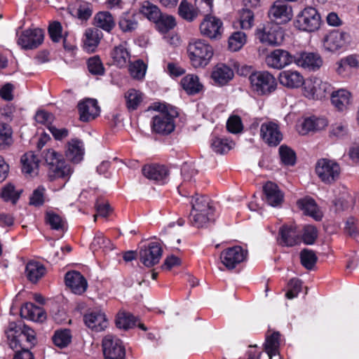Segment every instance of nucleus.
<instances>
[{
	"instance_id": "nucleus-8",
	"label": "nucleus",
	"mask_w": 359,
	"mask_h": 359,
	"mask_svg": "<svg viewBox=\"0 0 359 359\" xmlns=\"http://www.w3.org/2000/svg\"><path fill=\"white\" fill-rule=\"evenodd\" d=\"M104 359H125L126 348L122 341L114 334H107L102 341Z\"/></svg>"
},
{
	"instance_id": "nucleus-55",
	"label": "nucleus",
	"mask_w": 359,
	"mask_h": 359,
	"mask_svg": "<svg viewBox=\"0 0 359 359\" xmlns=\"http://www.w3.org/2000/svg\"><path fill=\"white\" fill-rule=\"evenodd\" d=\"M147 66L142 60H138L131 63L129 66V72L131 76L135 79H142L144 77Z\"/></svg>"
},
{
	"instance_id": "nucleus-31",
	"label": "nucleus",
	"mask_w": 359,
	"mask_h": 359,
	"mask_svg": "<svg viewBox=\"0 0 359 359\" xmlns=\"http://www.w3.org/2000/svg\"><path fill=\"white\" fill-rule=\"evenodd\" d=\"M180 86L188 95H196L203 89V85L197 75L189 74L180 81Z\"/></svg>"
},
{
	"instance_id": "nucleus-9",
	"label": "nucleus",
	"mask_w": 359,
	"mask_h": 359,
	"mask_svg": "<svg viewBox=\"0 0 359 359\" xmlns=\"http://www.w3.org/2000/svg\"><path fill=\"white\" fill-rule=\"evenodd\" d=\"M349 39L348 33L332 30L324 36L323 47L326 52L335 53L346 48Z\"/></svg>"
},
{
	"instance_id": "nucleus-38",
	"label": "nucleus",
	"mask_w": 359,
	"mask_h": 359,
	"mask_svg": "<svg viewBox=\"0 0 359 359\" xmlns=\"http://www.w3.org/2000/svg\"><path fill=\"white\" fill-rule=\"evenodd\" d=\"M144 94L136 89H129L125 93L126 107L129 111L136 110L144 100Z\"/></svg>"
},
{
	"instance_id": "nucleus-26",
	"label": "nucleus",
	"mask_w": 359,
	"mask_h": 359,
	"mask_svg": "<svg viewBox=\"0 0 359 359\" xmlns=\"http://www.w3.org/2000/svg\"><path fill=\"white\" fill-rule=\"evenodd\" d=\"M265 201L273 207L280 205L283 201V193L278 185L272 182H266L263 187Z\"/></svg>"
},
{
	"instance_id": "nucleus-20",
	"label": "nucleus",
	"mask_w": 359,
	"mask_h": 359,
	"mask_svg": "<svg viewBox=\"0 0 359 359\" xmlns=\"http://www.w3.org/2000/svg\"><path fill=\"white\" fill-rule=\"evenodd\" d=\"M327 125L328 121L325 118L313 116L305 118L298 126L297 130L300 135H305L310 132L323 130Z\"/></svg>"
},
{
	"instance_id": "nucleus-22",
	"label": "nucleus",
	"mask_w": 359,
	"mask_h": 359,
	"mask_svg": "<svg viewBox=\"0 0 359 359\" xmlns=\"http://www.w3.org/2000/svg\"><path fill=\"white\" fill-rule=\"evenodd\" d=\"M87 327L96 332H100L107 327L105 315L100 311H90L83 316Z\"/></svg>"
},
{
	"instance_id": "nucleus-59",
	"label": "nucleus",
	"mask_w": 359,
	"mask_h": 359,
	"mask_svg": "<svg viewBox=\"0 0 359 359\" xmlns=\"http://www.w3.org/2000/svg\"><path fill=\"white\" fill-rule=\"evenodd\" d=\"M92 10L89 6L81 4L73 13H72V15L76 16L79 20L86 21L92 15Z\"/></svg>"
},
{
	"instance_id": "nucleus-2",
	"label": "nucleus",
	"mask_w": 359,
	"mask_h": 359,
	"mask_svg": "<svg viewBox=\"0 0 359 359\" xmlns=\"http://www.w3.org/2000/svg\"><path fill=\"white\" fill-rule=\"evenodd\" d=\"M42 157L48 166V177L50 181L61 180L65 187L73 172V170L64 160L62 155L52 149L42 153Z\"/></svg>"
},
{
	"instance_id": "nucleus-28",
	"label": "nucleus",
	"mask_w": 359,
	"mask_h": 359,
	"mask_svg": "<svg viewBox=\"0 0 359 359\" xmlns=\"http://www.w3.org/2000/svg\"><path fill=\"white\" fill-rule=\"evenodd\" d=\"M233 71L229 66L219 63L214 67L211 77L216 83L224 86L233 79Z\"/></svg>"
},
{
	"instance_id": "nucleus-46",
	"label": "nucleus",
	"mask_w": 359,
	"mask_h": 359,
	"mask_svg": "<svg viewBox=\"0 0 359 359\" xmlns=\"http://www.w3.org/2000/svg\"><path fill=\"white\" fill-rule=\"evenodd\" d=\"M178 13L184 20L188 21L194 20L198 15V12L194 6L186 0L181 1L178 8Z\"/></svg>"
},
{
	"instance_id": "nucleus-30",
	"label": "nucleus",
	"mask_w": 359,
	"mask_h": 359,
	"mask_svg": "<svg viewBox=\"0 0 359 359\" xmlns=\"http://www.w3.org/2000/svg\"><path fill=\"white\" fill-rule=\"evenodd\" d=\"M22 172L30 177L37 175L39 159L32 152L29 151L21 157Z\"/></svg>"
},
{
	"instance_id": "nucleus-5",
	"label": "nucleus",
	"mask_w": 359,
	"mask_h": 359,
	"mask_svg": "<svg viewBox=\"0 0 359 359\" xmlns=\"http://www.w3.org/2000/svg\"><path fill=\"white\" fill-rule=\"evenodd\" d=\"M252 90L258 95H268L277 88L276 78L268 72H256L248 78Z\"/></svg>"
},
{
	"instance_id": "nucleus-15",
	"label": "nucleus",
	"mask_w": 359,
	"mask_h": 359,
	"mask_svg": "<svg viewBox=\"0 0 359 359\" xmlns=\"http://www.w3.org/2000/svg\"><path fill=\"white\" fill-rule=\"evenodd\" d=\"M260 136L270 146H276L282 140V134L278 124L272 121L265 122L261 125Z\"/></svg>"
},
{
	"instance_id": "nucleus-45",
	"label": "nucleus",
	"mask_w": 359,
	"mask_h": 359,
	"mask_svg": "<svg viewBox=\"0 0 359 359\" xmlns=\"http://www.w3.org/2000/svg\"><path fill=\"white\" fill-rule=\"evenodd\" d=\"M246 43V34L243 32H236L229 38L228 46L230 50H239Z\"/></svg>"
},
{
	"instance_id": "nucleus-52",
	"label": "nucleus",
	"mask_w": 359,
	"mask_h": 359,
	"mask_svg": "<svg viewBox=\"0 0 359 359\" xmlns=\"http://www.w3.org/2000/svg\"><path fill=\"white\" fill-rule=\"evenodd\" d=\"M90 248L93 250H97L99 249H103L104 250H112V244L111 241L104 237L102 233H97L91 243Z\"/></svg>"
},
{
	"instance_id": "nucleus-1",
	"label": "nucleus",
	"mask_w": 359,
	"mask_h": 359,
	"mask_svg": "<svg viewBox=\"0 0 359 359\" xmlns=\"http://www.w3.org/2000/svg\"><path fill=\"white\" fill-rule=\"evenodd\" d=\"M6 334L9 347L15 351L13 359H34L29 351L36 344L35 332L32 329L25 325L21 327L11 323Z\"/></svg>"
},
{
	"instance_id": "nucleus-62",
	"label": "nucleus",
	"mask_w": 359,
	"mask_h": 359,
	"mask_svg": "<svg viewBox=\"0 0 359 359\" xmlns=\"http://www.w3.org/2000/svg\"><path fill=\"white\" fill-rule=\"evenodd\" d=\"M331 134L337 137H342L348 133V123L345 121L336 123L332 126Z\"/></svg>"
},
{
	"instance_id": "nucleus-51",
	"label": "nucleus",
	"mask_w": 359,
	"mask_h": 359,
	"mask_svg": "<svg viewBox=\"0 0 359 359\" xmlns=\"http://www.w3.org/2000/svg\"><path fill=\"white\" fill-rule=\"evenodd\" d=\"M71 339L70 330L67 329L56 331L53 337V343L60 348L67 346L70 343Z\"/></svg>"
},
{
	"instance_id": "nucleus-43",
	"label": "nucleus",
	"mask_w": 359,
	"mask_h": 359,
	"mask_svg": "<svg viewBox=\"0 0 359 359\" xmlns=\"http://www.w3.org/2000/svg\"><path fill=\"white\" fill-rule=\"evenodd\" d=\"M21 192L22 191L16 189L13 184L8 183L3 187L0 195L4 201L15 203L19 199Z\"/></svg>"
},
{
	"instance_id": "nucleus-48",
	"label": "nucleus",
	"mask_w": 359,
	"mask_h": 359,
	"mask_svg": "<svg viewBox=\"0 0 359 359\" xmlns=\"http://www.w3.org/2000/svg\"><path fill=\"white\" fill-rule=\"evenodd\" d=\"M48 34L50 39L55 43L66 39L68 35V31L64 29L62 24H49Z\"/></svg>"
},
{
	"instance_id": "nucleus-17",
	"label": "nucleus",
	"mask_w": 359,
	"mask_h": 359,
	"mask_svg": "<svg viewBox=\"0 0 359 359\" xmlns=\"http://www.w3.org/2000/svg\"><path fill=\"white\" fill-rule=\"evenodd\" d=\"M294 62L298 66L311 71H316L323 65L321 57L314 53H301L294 56Z\"/></svg>"
},
{
	"instance_id": "nucleus-50",
	"label": "nucleus",
	"mask_w": 359,
	"mask_h": 359,
	"mask_svg": "<svg viewBox=\"0 0 359 359\" xmlns=\"http://www.w3.org/2000/svg\"><path fill=\"white\" fill-rule=\"evenodd\" d=\"M298 19L297 22H318L320 20V16L317 10L313 7H307L304 9L297 16Z\"/></svg>"
},
{
	"instance_id": "nucleus-13",
	"label": "nucleus",
	"mask_w": 359,
	"mask_h": 359,
	"mask_svg": "<svg viewBox=\"0 0 359 359\" xmlns=\"http://www.w3.org/2000/svg\"><path fill=\"white\" fill-rule=\"evenodd\" d=\"M140 13L151 22H175V18L172 15H164L157 6L149 1L142 4Z\"/></svg>"
},
{
	"instance_id": "nucleus-47",
	"label": "nucleus",
	"mask_w": 359,
	"mask_h": 359,
	"mask_svg": "<svg viewBox=\"0 0 359 359\" xmlns=\"http://www.w3.org/2000/svg\"><path fill=\"white\" fill-rule=\"evenodd\" d=\"M46 222L52 229L64 231L65 221L59 215L53 212H48L46 214Z\"/></svg>"
},
{
	"instance_id": "nucleus-29",
	"label": "nucleus",
	"mask_w": 359,
	"mask_h": 359,
	"mask_svg": "<svg viewBox=\"0 0 359 359\" xmlns=\"http://www.w3.org/2000/svg\"><path fill=\"white\" fill-rule=\"evenodd\" d=\"M20 315L22 318L35 322L41 323L46 319V313L44 310L41 307L36 306L31 302L25 303L22 306Z\"/></svg>"
},
{
	"instance_id": "nucleus-14",
	"label": "nucleus",
	"mask_w": 359,
	"mask_h": 359,
	"mask_svg": "<svg viewBox=\"0 0 359 359\" xmlns=\"http://www.w3.org/2000/svg\"><path fill=\"white\" fill-rule=\"evenodd\" d=\"M162 248L157 243H151L148 247L140 251L141 262L147 267H151L158 264L162 256Z\"/></svg>"
},
{
	"instance_id": "nucleus-60",
	"label": "nucleus",
	"mask_w": 359,
	"mask_h": 359,
	"mask_svg": "<svg viewBox=\"0 0 359 359\" xmlns=\"http://www.w3.org/2000/svg\"><path fill=\"white\" fill-rule=\"evenodd\" d=\"M226 128L231 133H238L243 129L241 119L238 116H231L226 122Z\"/></svg>"
},
{
	"instance_id": "nucleus-24",
	"label": "nucleus",
	"mask_w": 359,
	"mask_h": 359,
	"mask_svg": "<svg viewBox=\"0 0 359 359\" xmlns=\"http://www.w3.org/2000/svg\"><path fill=\"white\" fill-rule=\"evenodd\" d=\"M278 243L283 246L292 247L300 242L299 233L294 226L284 225L279 229Z\"/></svg>"
},
{
	"instance_id": "nucleus-21",
	"label": "nucleus",
	"mask_w": 359,
	"mask_h": 359,
	"mask_svg": "<svg viewBox=\"0 0 359 359\" xmlns=\"http://www.w3.org/2000/svg\"><path fill=\"white\" fill-rule=\"evenodd\" d=\"M330 94L331 103L337 111H344L347 110L352 98L350 91L345 88H340L337 90H332Z\"/></svg>"
},
{
	"instance_id": "nucleus-44",
	"label": "nucleus",
	"mask_w": 359,
	"mask_h": 359,
	"mask_svg": "<svg viewBox=\"0 0 359 359\" xmlns=\"http://www.w3.org/2000/svg\"><path fill=\"white\" fill-rule=\"evenodd\" d=\"M137 318L129 313H119L116 319V325L118 328L128 330L136 326Z\"/></svg>"
},
{
	"instance_id": "nucleus-63",
	"label": "nucleus",
	"mask_w": 359,
	"mask_h": 359,
	"mask_svg": "<svg viewBox=\"0 0 359 359\" xmlns=\"http://www.w3.org/2000/svg\"><path fill=\"white\" fill-rule=\"evenodd\" d=\"M46 189L43 186L39 187L36 189H35L30 198L29 203L34 206H40L43 205L44 202V193Z\"/></svg>"
},
{
	"instance_id": "nucleus-34",
	"label": "nucleus",
	"mask_w": 359,
	"mask_h": 359,
	"mask_svg": "<svg viewBox=\"0 0 359 359\" xmlns=\"http://www.w3.org/2000/svg\"><path fill=\"white\" fill-rule=\"evenodd\" d=\"M83 144L81 140L72 139L68 142L66 156L69 161L79 163L83 159Z\"/></svg>"
},
{
	"instance_id": "nucleus-23",
	"label": "nucleus",
	"mask_w": 359,
	"mask_h": 359,
	"mask_svg": "<svg viewBox=\"0 0 359 359\" xmlns=\"http://www.w3.org/2000/svg\"><path fill=\"white\" fill-rule=\"evenodd\" d=\"M268 15L271 19L280 20L283 22H289L292 20L293 13L292 7L283 1H276L271 6Z\"/></svg>"
},
{
	"instance_id": "nucleus-40",
	"label": "nucleus",
	"mask_w": 359,
	"mask_h": 359,
	"mask_svg": "<svg viewBox=\"0 0 359 359\" xmlns=\"http://www.w3.org/2000/svg\"><path fill=\"white\" fill-rule=\"evenodd\" d=\"M191 204L192 208L191 213L213 210L210 205L209 198L205 196L196 194L195 196H191Z\"/></svg>"
},
{
	"instance_id": "nucleus-37",
	"label": "nucleus",
	"mask_w": 359,
	"mask_h": 359,
	"mask_svg": "<svg viewBox=\"0 0 359 359\" xmlns=\"http://www.w3.org/2000/svg\"><path fill=\"white\" fill-rule=\"evenodd\" d=\"M27 278L32 283H36L46 273L44 266L35 261L29 262L25 269Z\"/></svg>"
},
{
	"instance_id": "nucleus-33",
	"label": "nucleus",
	"mask_w": 359,
	"mask_h": 359,
	"mask_svg": "<svg viewBox=\"0 0 359 359\" xmlns=\"http://www.w3.org/2000/svg\"><path fill=\"white\" fill-rule=\"evenodd\" d=\"M297 204L305 215L312 217L316 220L321 219L322 213L319 210L316 201L312 198L305 197L299 199L297 201Z\"/></svg>"
},
{
	"instance_id": "nucleus-4",
	"label": "nucleus",
	"mask_w": 359,
	"mask_h": 359,
	"mask_svg": "<svg viewBox=\"0 0 359 359\" xmlns=\"http://www.w3.org/2000/svg\"><path fill=\"white\" fill-rule=\"evenodd\" d=\"M178 113L176 109L170 107H164L159 110L152 118L151 128L156 133L167 135L171 133L175 128V119Z\"/></svg>"
},
{
	"instance_id": "nucleus-32",
	"label": "nucleus",
	"mask_w": 359,
	"mask_h": 359,
	"mask_svg": "<svg viewBox=\"0 0 359 359\" xmlns=\"http://www.w3.org/2000/svg\"><path fill=\"white\" fill-rule=\"evenodd\" d=\"M114 64L118 67L126 66L130 59V54L126 47V43H121L114 47L111 52Z\"/></svg>"
},
{
	"instance_id": "nucleus-12",
	"label": "nucleus",
	"mask_w": 359,
	"mask_h": 359,
	"mask_svg": "<svg viewBox=\"0 0 359 359\" xmlns=\"http://www.w3.org/2000/svg\"><path fill=\"white\" fill-rule=\"evenodd\" d=\"M248 257V250L236 245L224 250L220 254L222 263L228 269H233Z\"/></svg>"
},
{
	"instance_id": "nucleus-41",
	"label": "nucleus",
	"mask_w": 359,
	"mask_h": 359,
	"mask_svg": "<svg viewBox=\"0 0 359 359\" xmlns=\"http://www.w3.org/2000/svg\"><path fill=\"white\" fill-rule=\"evenodd\" d=\"M280 334L278 332H274L270 336H266L264 343V350L268 354L269 359H272L273 355L279 353L278 348L280 346Z\"/></svg>"
},
{
	"instance_id": "nucleus-10",
	"label": "nucleus",
	"mask_w": 359,
	"mask_h": 359,
	"mask_svg": "<svg viewBox=\"0 0 359 359\" xmlns=\"http://www.w3.org/2000/svg\"><path fill=\"white\" fill-rule=\"evenodd\" d=\"M332 90V85L319 78L307 79L304 82V93L309 99H322L330 94Z\"/></svg>"
},
{
	"instance_id": "nucleus-57",
	"label": "nucleus",
	"mask_w": 359,
	"mask_h": 359,
	"mask_svg": "<svg viewBox=\"0 0 359 359\" xmlns=\"http://www.w3.org/2000/svg\"><path fill=\"white\" fill-rule=\"evenodd\" d=\"M279 154L282 162L287 165H293L295 163V153L287 146H280Z\"/></svg>"
},
{
	"instance_id": "nucleus-11",
	"label": "nucleus",
	"mask_w": 359,
	"mask_h": 359,
	"mask_svg": "<svg viewBox=\"0 0 359 359\" xmlns=\"http://www.w3.org/2000/svg\"><path fill=\"white\" fill-rule=\"evenodd\" d=\"M316 172L323 182L330 184L338 179L340 167L337 162L332 160L322 158L318 160L316 163Z\"/></svg>"
},
{
	"instance_id": "nucleus-35",
	"label": "nucleus",
	"mask_w": 359,
	"mask_h": 359,
	"mask_svg": "<svg viewBox=\"0 0 359 359\" xmlns=\"http://www.w3.org/2000/svg\"><path fill=\"white\" fill-rule=\"evenodd\" d=\"M85 36L86 38L83 41L84 50L88 53L94 52L102 37L100 29L98 27L88 29L86 31Z\"/></svg>"
},
{
	"instance_id": "nucleus-3",
	"label": "nucleus",
	"mask_w": 359,
	"mask_h": 359,
	"mask_svg": "<svg viewBox=\"0 0 359 359\" xmlns=\"http://www.w3.org/2000/svg\"><path fill=\"white\" fill-rule=\"evenodd\" d=\"M191 65L194 69H203L210 62L213 55L212 46L201 39H191L187 48Z\"/></svg>"
},
{
	"instance_id": "nucleus-7",
	"label": "nucleus",
	"mask_w": 359,
	"mask_h": 359,
	"mask_svg": "<svg viewBox=\"0 0 359 359\" xmlns=\"http://www.w3.org/2000/svg\"><path fill=\"white\" fill-rule=\"evenodd\" d=\"M255 36L260 42L271 46L279 45L283 41V32L279 24H260Z\"/></svg>"
},
{
	"instance_id": "nucleus-18",
	"label": "nucleus",
	"mask_w": 359,
	"mask_h": 359,
	"mask_svg": "<svg viewBox=\"0 0 359 359\" xmlns=\"http://www.w3.org/2000/svg\"><path fill=\"white\" fill-rule=\"evenodd\" d=\"M66 285L76 294H83L88 287V283L84 276L79 271H72L65 274Z\"/></svg>"
},
{
	"instance_id": "nucleus-16",
	"label": "nucleus",
	"mask_w": 359,
	"mask_h": 359,
	"mask_svg": "<svg viewBox=\"0 0 359 359\" xmlns=\"http://www.w3.org/2000/svg\"><path fill=\"white\" fill-rule=\"evenodd\" d=\"M80 120L88 122L99 116L100 108L95 99L86 98L78 104Z\"/></svg>"
},
{
	"instance_id": "nucleus-49",
	"label": "nucleus",
	"mask_w": 359,
	"mask_h": 359,
	"mask_svg": "<svg viewBox=\"0 0 359 359\" xmlns=\"http://www.w3.org/2000/svg\"><path fill=\"white\" fill-rule=\"evenodd\" d=\"M233 142L226 138L214 137L212 140V150L219 154L228 152L232 148Z\"/></svg>"
},
{
	"instance_id": "nucleus-25",
	"label": "nucleus",
	"mask_w": 359,
	"mask_h": 359,
	"mask_svg": "<svg viewBox=\"0 0 359 359\" xmlns=\"http://www.w3.org/2000/svg\"><path fill=\"white\" fill-rule=\"evenodd\" d=\"M142 173L147 179L161 184L167 182L169 175L167 168L162 165H144L142 168Z\"/></svg>"
},
{
	"instance_id": "nucleus-42",
	"label": "nucleus",
	"mask_w": 359,
	"mask_h": 359,
	"mask_svg": "<svg viewBox=\"0 0 359 359\" xmlns=\"http://www.w3.org/2000/svg\"><path fill=\"white\" fill-rule=\"evenodd\" d=\"M214 210L191 213L189 220L192 226L200 228L205 226L208 223L211 222L213 218Z\"/></svg>"
},
{
	"instance_id": "nucleus-58",
	"label": "nucleus",
	"mask_w": 359,
	"mask_h": 359,
	"mask_svg": "<svg viewBox=\"0 0 359 359\" xmlns=\"http://www.w3.org/2000/svg\"><path fill=\"white\" fill-rule=\"evenodd\" d=\"M318 237V231L316 228L312 225L306 226L304 228L302 239L304 243L311 245L314 243Z\"/></svg>"
},
{
	"instance_id": "nucleus-39",
	"label": "nucleus",
	"mask_w": 359,
	"mask_h": 359,
	"mask_svg": "<svg viewBox=\"0 0 359 359\" xmlns=\"http://www.w3.org/2000/svg\"><path fill=\"white\" fill-rule=\"evenodd\" d=\"M176 24H155V28L168 43L172 45H177L180 43V38L174 33V28Z\"/></svg>"
},
{
	"instance_id": "nucleus-61",
	"label": "nucleus",
	"mask_w": 359,
	"mask_h": 359,
	"mask_svg": "<svg viewBox=\"0 0 359 359\" xmlns=\"http://www.w3.org/2000/svg\"><path fill=\"white\" fill-rule=\"evenodd\" d=\"M302 282L297 278L291 279L288 283V291L285 294L287 299H293L297 297L301 290Z\"/></svg>"
},
{
	"instance_id": "nucleus-36",
	"label": "nucleus",
	"mask_w": 359,
	"mask_h": 359,
	"mask_svg": "<svg viewBox=\"0 0 359 359\" xmlns=\"http://www.w3.org/2000/svg\"><path fill=\"white\" fill-rule=\"evenodd\" d=\"M223 24H200L201 34L212 40H217L222 38L224 32Z\"/></svg>"
},
{
	"instance_id": "nucleus-27",
	"label": "nucleus",
	"mask_w": 359,
	"mask_h": 359,
	"mask_svg": "<svg viewBox=\"0 0 359 359\" xmlns=\"http://www.w3.org/2000/svg\"><path fill=\"white\" fill-rule=\"evenodd\" d=\"M279 81L281 85L289 88H297L304 85L303 76L297 71L286 70L280 73Z\"/></svg>"
},
{
	"instance_id": "nucleus-54",
	"label": "nucleus",
	"mask_w": 359,
	"mask_h": 359,
	"mask_svg": "<svg viewBox=\"0 0 359 359\" xmlns=\"http://www.w3.org/2000/svg\"><path fill=\"white\" fill-rule=\"evenodd\" d=\"M302 264L307 269L313 268L317 262V257L313 250L304 249L300 253Z\"/></svg>"
},
{
	"instance_id": "nucleus-19",
	"label": "nucleus",
	"mask_w": 359,
	"mask_h": 359,
	"mask_svg": "<svg viewBox=\"0 0 359 359\" xmlns=\"http://www.w3.org/2000/svg\"><path fill=\"white\" fill-rule=\"evenodd\" d=\"M294 62V56L282 49L274 50L266 58L268 66L274 69H282Z\"/></svg>"
},
{
	"instance_id": "nucleus-64",
	"label": "nucleus",
	"mask_w": 359,
	"mask_h": 359,
	"mask_svg": "<svg viewBox=\"0 0 359 359\" xmlns=\"http://www.w3.org/2000/svg\"><path fill=\"white\" fill-rule=\"evenodd\" d=\"M35 119L37 123L45 125L48 128V126H52L54 116L48 111H39L35 115Z\"/></svg>"
},
{
	"instance_id": "nucleus-6",
	"label": "nucleus",
	"mask_w": 359,
	"mask_h": 359,
	"mask_svg": "<svg viewBox=\"0 0 359 359\" xmlns=\"http://www.w3.org/2000/svg\"><path fill=\"white\" fill-rule=\"evenodd\" d=\"M21 27L16 31L17 44L25 50H34L39 48L44 41V31L39 27H30L20 31Z\"/></svg>"
},
{
	"instance_id": "nucleus-56",
	"label": "nucleus",
	"mask_w": 359,
	"mask_h": 359,
	"mask_svg": "<svg viewBox=\"0 0 359 359\" xmlns=\"http://www.w3.org/2000/svg\"><path fill=\"white\" fill-rule=\"evenodd\" d=\"M88 69L94 75H103L104 73L103 64L98 56H94L88 59Z\"/></svg>"
},
{
	"instance_id": "nucleus-53",
	"label": "nucleus",
	"mask_w": 359,
	"mask_h": 359,
	"mask_svg": "<svg viewBox=\"0 0 359 359\" xmlns=\"http://www.w3.org/2000/svg\"><path fill=\"white\" fill-rule=\"evenodd\" d=\"M12 130L6 123H0V149H4L12 142Z\"/></svg>"
}]
</instances>
